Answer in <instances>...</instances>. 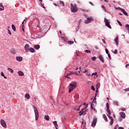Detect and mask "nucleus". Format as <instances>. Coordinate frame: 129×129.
<instances>
[{"label": "nucleus", "instance_id": "nucleus-14", "mask_svg": "<svg viewBox=\"0 0 129 129\" xmlns=\"http://www.w3.org/2000/svg\"><path fill=\"white\" fill-rule=\"evenodd\" d=\"M99 59L102 63H104V59H103V56L102 55L99 56Z\"/></svg>", "mask_w": 129, "mask_h": 129}, {"label": "nucleus", "instance_id": "nucleus-27", "mask_svg": "<svg viewBox=\"0 0 129 129\" xmlns=\"http://www.w3.org/2000/svg\"><path fill=\"white\" fill-rule=\"evenodd\" d=\"M12 28L13 30V31H14V32H16V26H15V25L14 24L12 25Z\"/></svg>", "mask_w": 129, "mask_h": 129}, {"label": "nucleus", "instance_id": "nucleus-6", "mask_svg": "<svg viewBox=\"0 0 129 129\" xmlns=\"http://www.w3.org/2000/svg\"><path fill=\"white\" fill-rule=\"evenodd\" d=\"M97 122V117H96V116H95L93 118L91 126H95V125H96Z\"/></svg>", "mask_w": 129, "mask_h": 129}, {"label": "nucleus", "instance_id": "nucleus-22", "mask_svg": "<svg viewBox=\"0 0 129 129\" xmlns=\"http://www.w3.org/2000/svg\"><path fill=\"white\" fill-rule=\"evenodd\" d=\"M31 53H35V49L33 48L30 47L29 49Z\"/></svg>", "mask_w": 129, "mask_h": 129}, {"label": "nucleus", "instance_id": "nucleus-33", "mask_svg": "<svg viewBox=\"0 0 129 129\" xmlns=\"http://www.w3.org/2000/svg\"><path fill=\"white\" fill-rule=\"evenodd\" d=\"M85 53H87L88 54L91 53V51H90L88 49L85 50Z\"/></svg>", "mask_w": 129, "mask_h": 129}, {"label": "nucleus", "instance_id": "nucleus-41", "mask_svg": "<svg viewBox=\"0 0 129 129\" xmlns=\"http://www.w3.org/2000/svg\"><path fill=\"white\" fill-rule=\"evenodd\" d=\"M93 103H95L96 104V98H94L93 101L92 102Z\"/></svg>", "mask_w": 129, "mask_h": 129}, {"label": "nucleus", "instance_id": "nucleus-26", "mask_svg": "<svg viewBox=\"0 0 129 129\" xmlns=\"http://www.w3.org/2000/svg\"><path fill=\"white\" fill-rule=\"evenodd\" d=\"M113 105H117V106H118V102L117 101H113Z\"/></svg>", "mask_w": 129, "mask_h": 129}, {"label": "nucleus", "instance_id": "nucleus-34", "mask_svg": "<svg viewBox=\"0 0 129 129\" xmlns=\"http://www.w3.org/2000/svg\"><path fill=\"white\" fill-rule=\"evenodd\" d=\"M99 87H100V84L99 83H98L96 85V89H98L99 88Z\"/></svg>", "mask_w": 129, "mask_h": 129}, {"label": "nucleus", "instance_id": "nucleus-37", "mask_svg": "<svg viewBox=\"0 0 129 129\" xmlns=\"http://www.w3.org/2000/svg\"><path fill=\"white\" fill-rule=\"evenodd\" d=\"M91 89L92 90H93V91H95V88H94V86H91Z\"/></svg>", "mask_w": 129, "mask_h": 129}, {"label": "nucleus", "instance_id": "nucleus-30", "mask_svg": "<svg viewBox=\"0 0 129 129\" xmlns=\"http://www.w3.org/2000/svg\"><path fill=\"white\" fill-rule=\"evenodd\" d=\"M68 44H69L70 45H72L73 44H74V41H68Z\"/></svg>", "mask_w": 129, "mask_h": 129}, {"label": "nucleus", "instance_id": "nucleus-1", "mask_svg": "<svg viewBox=\"0 0 129 129\" xmlns=\"http://www.w3.org/2000/svg\"><path fill=\"white\" fill-rule=\"evenodd\" d=\"M84 16L85 18H86V19H87L84 21L85 24H89L90 23H91L92 21H93V18H92V17H88L86 15H84Z\"/></svg>", "mask_w": 129, "mask_h": 129}, {"label": "nucleus", "instance_id": "nucleus-50", "mask_svg": "<svg viewBox=\"0 0 129 129\" xmlns=\"http://www.w3.org/2000/svg\"><path fill=\"white\" fill-rule=\"evenodd\" d=\"M0 7H1V8H5V7H4V5H3V4H2V3H0Z\"/></svg>", "mask_w": 129, "mask_h": 129}, {"label": "nucleus", "instance_id": "nucleus-21", "mask_svg": "<svg viewBox=\"0 0 129 129\" xmlns=\"http://www.w3.org/2000/svg\"><path fill=\"white\" fill-rule=\"evenodd\" d=\"M18 74L19 76H24V73L21 71H18Z\"/></svg>", "mask_w": 129, "mask_h": 129}, {"label": "nucleus", "instance_id": "nucleus-59", "mask_svg": "<svg viewBox=\"0 0 129 129\" xmlns=\"http://www.w3.org/2000/svg\"><path fill=\"white\" fill-rule=\"evenodd\" d=\"M98 92H99L98 89H96V93H98Z\"/></svg>", "mask_w": 129, "mask_h": 129}, {"label": "nucleus", "instance_id": "nucleus-44", "mask_svg": "<svg viewBox=\"0 0 129 129\" xmlns=\"http://www.w3.org/2000/svg\"><path fill=\"white\" fill-rule=\"evenodd\" d=\"M118 121H122V118L121 117H120L118 119Z\"/></svg>", "mask_w": 129, "mask_h": 129}, {"label": "nucleus", "instance_id": "nucleus-57", "mask_svg": "<svg viewBox=\"0 0 129 129\" xmlns=\"http://www.w3.org/2000/svg\"><path fill=\"white\" fill-rule=\"evenodd\" d=\"M97 97V93H95L94 98H96Z\"/></svg>", "mask_w": 129, "mask_h": 129}, {"label": "nucleus", "instance_id": "nucleus-10", "mask_svg": "<svg viewBox=\"0 0 129 129\" xmlns=\"http://www.w3.org/2000/svg\"><path fill=\"white\" fill-rule=\"evenodd\" d=\"M119 10H120V11H121V12H122V13H123V14H124V15L125 16H126L127 17H128V14H127V12H126L125 11V10H124V9H123L121 8H118Z\"/></svg>", "mask_w": 129, "mask_h": 129}, {"label": "nucleus", "instance_id": "nucleus-48", "mask_svg": "<svg viewBox=\"0 0 129 129\" xmlns=\"http://www.w3.org/2000/svg\"><path fill=\"white\" fill-rule=\"evenodd\" d=\"M8 32L9 35H12V33L11 32V30H10V29H8Z\"/></svg>", "mask_w": 129, "mask_h": 129}, {"label": "nucleus", "instance_id": "nucleus-42", "mask_svg": "<svg viewBox=\"0 0 129 129\" xmlns=\"http://www.w3.org/2000/svg\"><path fill=\"white\" fill-rule=\"evenodd\" d=\"M91 59H92V60L93 61H95V60H96V57L95 56H94V57H92L91 58Z\"/></svg>", "mask_w": 129, "mask_h": 129}, {"label": "nucleus", "instance_id": "nucleus-18", "mask_svg": "<svg viewBox=\"0 0 129 129\" xmlns=\"http://www.w3.org/2000/svg\"><path fill=\"white\" fill-rule=\"evenodd\" d=\"M10 53L14 54H16V49L14 48H11L10 50Z\"/></svg>", "mask_w": 129, "mask_h": 129}, {"label": "nucleus", "instance_id": "nucleus-52", "mask_svg": "<svg viewBox=\"0 0 129 129\" xmlns=\"http://www.w3.org/2000/svg\"><path fill=\"white\" fill-rule=\"evenodd\" d=\"M5 10V8H0V11H4Z\"/></svg>", "mask_w": 129, "mask_h": 129}, {"label": "nucleus", "instance_id": "nucleus-61", "mask_svg": "<svg viewBox=\"0 0 129 129\" xmlns=\"http://www.w3.org/2000/svg\"><path fill=\"white\" fill-rule=\"evenodd\" d=\"M116 127V128H117V127H118V124H116L115 125V127Z\"/></svg>", "mask_w": 129, "mask_h": 129}, {"label": "nucleus", "instance_id": "nucleus-7", "mask_svg": "<svg viewBox=\"0 0 129 129\" xmlns=\"http://www.w3.org/2000/svg\"><path fill=\"white\" fill-rule=\"evenodd\" d=\"M104 23L106 27H107L109 29H111V26H110L109 21L106 18H104Z\"/></svg>", "mask_w": 129, "mask_h": 129}, {"label": "nucleus", "instance_id": "nucleus-62", "mask_svg": "<svg viewBox=\"0 0 129 129\" xmlns=\"http://www.w3.org/2000/svg\"><path fill=\"white\" fill-rule=\"evenodd\" d=\"M74 74H75V75H78V73L76 72H74Z\"/></svg>", "mask_w": 129, "mask_h": 129}, {"label": "nucleus", "instance_id": "nucleus-39", "mask_svg": "<svg viewBox=\"0 0 129 129\" xmlns=\"http://www.w3.org/2000/svg\"><path fill=\"white\" fill-rule=\"evenodd\" d=\"M125 28H127L126 30H127L128 31L129 30V25L128 24H126L125 25Z\"/></svg>", "mask_w": 129, "mask_h": 129}, {"label": "nucleus", "instance_id": "nucleus-9", "mask_svg": "<svg viewBox=\"0 0 129 129\" xmlns=\"http://www.w3.org/2000/svg\"><path fill=\"white\" fill-rule=\"evenodd\" d=\"M106 105L107 108L106 111L108 112V114L110 115V114H111V112H110V109H109V104H108V103H106Z\"/></svg>", "mask_w": 129, "mask_h": 129}, {"label": "nucleus", "instance_id": "nucleus-23", "mask_svg": "<svg viewBox=\"0 0 129 129\" xmlns=\"http://www.w3.org/2000/svg\"><path fill=\"white\" fill-rule=\"evenodd\" d=\"M38 1H39V2H41L40 3L41 7H42V8H43V9H46L45 6H44V5L42 4V3H43V0H38Z\"/></svg>", "mask_w": 129, "mask_h": 129}, {"label": "nucleus", "instance_id": "nucleus-64", "mask_svg": "<svg viewBox=\"0 0 129 129\" xmlns=\"http://www.w3.org/2000/svg\"><path fill=\"white\" fill-rule=\"evenodd\" d=\"M118 129H124L123 127H119Z\"/></svg>", "mask_w": 129, "mask_h": 129}, {"label": "nucleus", "instance_id": "nucleus-12", "mask_svg": "<svg viewBox=\"0 0 129 129\" xmlns=\"http://www.w3.org/2000/svg\"><path fill=\"white\" fill-rule=\"evenodd\" d=\"M16 60L19 62H22L23 61V57L22 56H17Z\"/></svg>", "mask_w": 129, "mask_h": 129}, {"label": "nucleus", "instance_id": "nucleus-58", "mask_svg": "<svg viewBox=\"0 0 129 129\" xmlns=\"http://www.w3.org/2000/svg\"><path fill=\"white\" fill-rule=\"evenodd\" d=\"M69 76L67 75L66 76V78H68L69 79H71L70 77H68Z\"/></svg>", "mask_w": 129, "mask_h": 129}, {"label": "nucleus", "instance_id": "nucleus-38", "mask_svg": "<svg viewBox=\"0 0 129 129\" xmlns=\"http://www.w3.org/2000/svg\"><path fill=\"white\" fill-rule=\"evenodd\" d=\"M117 23H118V25H119V26H122V24H121V23L120 22V21H119L118 20H117Z\"/></svg>", "mask_w": 129, "mask_h": 129}, {"label": "nucleus", "instance_id": "nucleus-56", "mask_svg": "<svg viewBox=\"0 0 129 129\" xmlns=\"http://www.w3.org/2000/svg\"><path fill=\"white\" fill-rule=\"evenodd\" d=\"M92 75H97V72H95L92 74Z\"/></svg>", "mask_w": 129, "mask_h": 129}, {"label": "nucleus", "instance_id": "nucleus-4", "mask_svg": "<svg viewBox=\"0 0 129 129\" xmlns=\"http://www.w3.org/2000/svg\"><path fill=\"white\" fill-rule=\"evenodd\" d=\"M88 106V104H86L85 107L82 109L81 111L79 112L80 113V116H81V115H83V113H85L86 111H87V110H86V108H87V106Z\"/></svg>", "mask_w": 129, "mask_h": 129}, {"label": "nucleus", "instance_id": "nucleus-13", "mask_svg": "<svg viewBox=\"0 0 129 129\" xmlns=\"http://www.w3.org/2000/svg\"><path fill=\"white\" fill-rule=\"evenodd\" d=\"M120 115L122 118H125V113L124 112H120Z\"/></svg>", "mask_w": 129, "mask_h": 129}, {"label": "nucleus", "instance_id": "nucleus-3", "mask_svg": "<svg viewBox=\"0 0 129 129\" xmlns=\"http://www.w3.org/2000/svg\"><path fill=\"white\" fill-rule=\"evenodd\" d=\"M32 106L34 110L35 119L36 120H38V119H39V111H38V109H37V107H36L35 105H33Z\"/></svg>", "mask_w": 129, "mask_h": 129}, {"label": "nucleus", "instance_id": "nucleus-35", "mask_svg": "<svg viewBox=\"0 0 129 129\" xmlns=\"http://www.w3.org/2000/svg\"><path fill=\"white\" fill-rule=\"evenodd\" d=\"M112 53H113L114 54H117V49H115V50L113 51V50H111Z\"/></svg>", "mask_w": 129, "mask_h": 129}, {"label": "nucleus", "instance_id": "nucleus-54", "mask_svg": "<svg viewBox=\"0 0 129 129\" xmlns=\"http://www.w3.org/2000/svg\"><path fill=\"white\" fill-rule=\"evenodd\" d=\"M81 22H82V20L80 19L79 21V25H80V23H81Z\"/></svg>", "mask_w": 129, "mask_h": 129}, {"label": "nucleus", "instance_id": "nucleus-19", "mask_svg": "<svg viewBox=\"0 0 129 129\" xmlns=\"http://www.w3.org/2000/svg\"><path fill=\"white\" fill-rule=\"evenodd\" d=\"M34 48L35 49V50H39L40 48V45L36 44L34 46Z\"/></svg>", "mask_w": 129, "mask_h": 129}, {"label": "nucleus", "instance_id": "nucleus-53", "mask_svg": "<svg viewBox=\"0 0 129 129\" xmlns=\"http://www.w3.org/2000/svg\"><path fill=\"white\" fill-rule=\"evenodd\" d=\"M67 75H68V76H70V75H72L71 73L70 72V73H68V74H67Z\"/></svg>", "mask_w": 129, "mask_h": 129}, {"label": "nucleus", "instance_id": "nucleus-5", "mask_svg": "<svg viewBox=\"0 0 129 129\" xmlns=\"http://www.w3.org/2000/svg\"><path fill=\"white\" fill-rule=\"evenodd\" d=\"M70 88H71L72 89L74 90L77 87V82H74L70 84Z\"/></svg>", "mask_w": 129, "mask_h": 129}, {"label": "nucleus", "instance_id": "nucleus-28", "mask_svg": "<svg viewBox=\"0 0 129 129\" xmlns=\"http://www.w3.org/2000/svg\"><path fill=\"white\" fill-rule=\"evenodd\" d=\"M8 71H10V73H14V70L10 68H8Z\"/></svg>", "mask_w": 129, "mask_h": 129}, {"label": "nucleus", "instance_id": "nucleus-36", "mask_svg": "<svg viewBox=\"0 0 129 129\" xmlns=\"http://www.w3.org/2000/svg\"><path fill=\"white\" fill-rule=\"evenodd\" d=\"M101 8L103 9L104 12H106V9H105V7L104 5L101 6Z\"/></svg>", "mask_w": 129, "mask_h": 129}, {"label": "nucleus", "instance_id": "nucleus-2", "mask_svg": "<svg viewBox=\"0 0 129 129\" xmlns=\"http://www.w3.org/2000/svg\"><path fill=\"white\" fill-rule=\"evenodd\" d=\"M71 10L72 11V13H77L78 12V8H77V6L76 4L73 5V4H71Z\"/></svg>", "mask_w": 129, "mask_h": 129}, {"label": "nucleus", "instance_id": "nucleus-51", "mask_svg": "<svg viewBox=\"0 0 129 129\" xmlns=\"http://www.w3.org/2000/svg\"><path fill=\"white\" fill-rule=\"evenodd\" d=\"M124 91H129V88H127L124 89Z\"/></svg>", "mask_w": 129, "mask_h": 129}, {"label": "nucleus", "instance_id": "nucleus-60", "mask_svg": "<svg viewBox=\"0 0 129 129\" xmlns=\"http://www.w3.org/2000/svg\"><path fill=\"white\" fill-rule=\"evenodd\" d=\"M95 49H99V48H98V46H95Z\"/></svg>", "mask_w": 129, "mask_h": 129}, {"label": "nucleus", "instance_id": "nucleus-31", "mask_svg": "<svg viewBox=\"0 0 129 129\" xmlns=\"http://www.w3.org/2000/svg\"><path fill=\"white\" fill-rule=\"evenodd\" d=\"M108 117H109V119H110V120H113V118H112V116H110V115L108 114L107 115Z\"/></svg>", "mask_w": 129, "mask_h": 129}, {"label": "nucleus", "instance_id": "nucleus-8", "mask_svg": "<svg viewBox=\"0 0 129 129\" xmlns=\"http://www.w3.org/2000/svg\"><path fill=\"white\" fill-rule=\"evenodd\" d=\"M1 124L3 127H5V128H7V123H6V121H5V120L1 119Z\"/></svg>", "mask_w": 129, "mask_h": 129}, {"label": "nucleus", "instance_id": "nucleus-55", "mask_svg": "<svg viewBox=\"0 0 129 129\" xmlns=\"http://www.w3.org/2000/svg\"><path fill=\"white\" fill-rule=\"evenodd\" d=\"M121 110H122V111H124V110H125V109L124 108H121Z\"/></svg>", "mask_w": 129, "mask_h": 129}, {"label": "nucleus", "instance_id": "nucleus-46", "mask_svg": "<svg viewBox=\"0 0 129 129\" xmlns=\"http://www.w3.org/2000/svg\"><path fill=\"white\" fill-rule=\"evenodd\" d=\"M108 56L109 59V60H111V56H110V54H108Z\"/></svg>", "mask_w": 129, "mask_h": 129}, {"label": "nucleus", "instance_id": "nucleus-20", "mask_svg": "<svg viewBox=\"0 0 129 129\" xmlns=\"http://www.w3.org/2000/svg\"><path fill=\"white\" fill-rule=\"evenodd\" d=\"M25 98H26V99H30V94H29V93H27L25 95Z\"/></svg>", "mask_w": 129, "mask_h": 129}, {"label": "nucleus", "instance_id": "nucleus-29", "mask_svg": "<svg viewBox=\"0 0 129 129\" xmlns=\"http://www.w3.org/2000/svg\"><path fill=\"white\" fill-rule=\"evenodd\" d=\"M44 118L46 119V120H49V115H45L44 116Z\"/></svg>", "mask_w": 129, "mask_h": 129}, {"label": "nucleus", "instance_id": "nucleus-49", "mask_svg": "<svg viewBox=\"0 0 129 129\" xmlns=\"http://www.w3.org/2000/svg\"><path fill=\"white\" fill-rule=\"evenodd\" d=\"M1 75L3 77V76H5V74H4V72H2L1 73Z\"/></svg>", "mask_w": 129, "mask_h": 129}, {"label": "nucleus", "instance_id": "nucleus-15", "mask_svg": "<svg viewBox=\"0 0 129 129\" xmlns=\"http://www.w3.org/2000/svg\"><path fill=\"white\" fill-rule=\"evenodd\" d=\"M56 129L58 128V124L57 123V121H54L52 122Z\"/></svg>", "mask_w": 129, "mask_h": 129}, {"label": "nucleus", "instance_id": "nucleus-63", "mask_svg": "<svg viewBox=\"0 0 129 129\" xmlns=\"http://www.w3.org/2000/svg\"><path fill=\"white\" fill-rule=\"evenodd\" d=\"M127 66H129V63L125 65V68H127Z\"/></svg>", "mask_w": 129, "mask_h": 129}, {"label": "nucleus", "instance_id": "nucleus-32", "mask_svg": "<svg viewBox=\"0 0 129 129\" xmlns=\"http://www.w3.org/2000/svg\"><path fill=\"white\" fill-rule=\"evenodd\" d=\"M60 5H62V7H65V4L63 1H60Z\"/></svg>", "mask_w": 129, "mask_h": 129}, {"label": "nucleus", "instance_id": "nucleus-17", "mask_svg": "<svg viewBox=\"0 0 129 129\" xmlns=\"http://www.w3.org/2000/svg\"><path fill=\"white\" fill-rule=\"evenodd\" d=\"M114 42H115L116 45H118V36L115 38Z\"/></svg>", "mask_w": 129, "mask_h": 129}, {"label": "nucleus", "instance_id": "nucleus-16", "mask_svg": "<svg viewBox=\"0 0 129 129\" xmlns=\"http://www.w3.org/2000/svg\"><path fill=\"white\" fill-rule=\"evenodd\" d=\"M83 105L86 106V103H83L82 105H81L79 106V108H78L77 109L76 108V110H77V111H79L80 110V107H81V106H83Z\"/></svg>", "mask_w": 129, "mask_h": 129}, {"label": "nucleus", "instance_id": "nucleus-47", "mask_svg": "<svg viewBox=\"0 0 129 129\" xmlns=\"http://www.w3.org/2000/svg\"><path fill=\"white\" fill-rule=\"evenodd\" d=\"M105 50V52H106V54H107V55L108 54H109V53L108 52V50L107 48H106Z\"/></svg>", "mask_w": 129, "mask_h": 129}, {"label": "nucleus", "instance_id": "nucleus-40", "mask_svg": "<svg viewBox=\"0 0 129 129\" xmlns=\"http://www.w3.org/2000/svg\"><path fill=\"white\" fill-rule=\"evenodd\" d=\"M109 124L110 125H112V124H113V120H110Z\"/></svg>", "mask_w": 129, "mask_h": 129}, {"label": "nucleus", "instance_id": "nucleus-43", "mask_svg": "<svg viewBox=\"0 0 129 129\" xmlns=\"http://www.w3.org/2000/svg\"><path fill=\"white\" fill-rule=\"evenodd\" d=\"M73 89H72L71 88H70L69 89V93H71V92L73 91Z\"/></svg>", "mask_w": 129, "mask_h": 129}, {"label": "nucleus", "instance_id": "nucleus-45", "mask_svg": "<svg viewBox=\"0 0 129 129\" xmlns=\"http://www.w3.org/2000/svg\"><path fill=\"white\" fill-rule=\"evenodd\" d=\"M62 39L63 40V41H64V42H67V39L65 37H62Z\"/></svg>", "mask_w": 129, "mask_h": 129}, {"label": "nucleus", "instance_id": "nucleus-11", "mask_svg": "<svg viewBox=\"0 0 129 129\" xmlns=\"http://www.w3.org/2000/svg\"><path fill=\"white\" fill-rule=\"evenodd\" d=\"M24 49L26 52H28L30 49V45H29V44H26L24 46Z\"/></svg>", "mask_w": 129, "mask_h": 129}, {"label": "nucleus", "instance_id": "nucleus-24", "mask_svg": "<svg viewBox=\"0 0 129 129\" xmlns=\"http://www.w3.org/2000/svg\"><path fill=\"white\" fill-rule=\"evenodd\" d=\"M80 71H82L83 73H86L88 72L87 70L82 69V70H81V67H80Z\"/></svg>", "mask_w": 129, "mask_h": 129}, {"label": "nucleus", "instance_id": "nucleus-25", "mask_svg": "<svg viewBox=\"0 0 129 129\" xmlns=\"http://www.w3.org/2000/svg\"><path fill=\"white\" fill-rule=\"evenodd\" d=\"M103 117L105 121H107V117H106V115L105 114H103Z\"/></svg>", "mask_w": 129, "mask_h": 129}]
</instances>
